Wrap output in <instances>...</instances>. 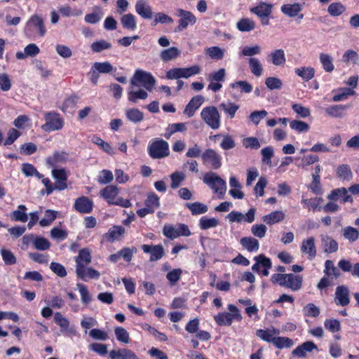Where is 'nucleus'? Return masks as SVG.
Instances as JSON below:
<instances>
[{
    "instance_id": "f257e3e1",
    "label": "nucleus",
    "mask_w": 359,
    "mask_h": 359,
    "mask_svg": "<svg viewBox=\"0 0 359 359\" xmlns=\"http://www.w3.org/2000/svg\"><path fill=\"white\" fill-rule=\"evenodd\" d=\"M24 32L30 39L44 36L46 33V29L43 19L38 15H32L26 23Z\"/></svg>"
},
{
    "instance_id": "f03ea898",
    "label": "nucleus",
    "mask_w": 359,
    "mask_h": 359,
    "mask_svg": "<svg viewBox=\"0 0 359 359\" xmlns=\"http://www.w3.org/2000/svg\"><path fill=\"white\" fill-rule=\"evenodd\" d=\"M119 189L114 185H109L100 191V196L110 205H119L123 208L131 206L128 199L118 196Z\"/></svg>"
},
{
    "instance_id": "7ed1b4c3",
    "label": "nucleus",
    "mask_w": 359,
    "mask_h": 359,
    "mask_svg": "<svg viewBox=\"0 0 359 359\" xmlns=\"http://www.w3.org/2000/svg\"><path fill=\"white\" fill-rule=\"evenodd\" d=\"M149 156L154 159H160L170 154L168 143L160 138H154L150 141L147 147Z\"/></svg>"
},
{
    "instance_id": "20e7f679",
    "label": "nucleus",
    "mask_w": 359,
    "mask_h": 359,
    "mask_svg": "<svg viewBox=\"0 0 359 359\" xmlns=\"http://www.w3.org/2000/svg\"><path fill=\"white\" fill-rule=\"evenodd\" d=\"M203 182L213 191L218 194L219 198H222L226 191V183L216 173L210 172L205 174Z\"/></svg>"
},
{
    "instance_id": "39448f33",
    "label": "nucleus",
    "mask_w": 359,
    "mask_h": 359,
    "mask_svg": "<svg viewBox=\"0 0 359 359\" xmlns=\"http://www.w3.org/2000/svg\"><path fill=\"white\" fill-rule=\"evenodd\" d=\"M228 309L229 312H222L215 316L214 319L218 325L229 326L234 320L238 321L241 320L242 316L236 306L229 304Z\"/></svg>"
},
{
    "instance_id": "423d86ee",
    "label": "nucleus",
    "mask_w": 359,
    "mask_h": 359,
    "mask_svg": "<svg viewBox=\"0 0 359 359\" xmlns=\"http://www.w3.org/2000/svg\"><path fill=\"white\" fill-rule=\"evenodd\" d=\"M202 120L212 129L217 130L221 126V116L214 106L204 107L201 111Z\"/></svg>"
},
{
    "instance_id": "0eeeda50",
    "label": "nucleus",
    "mask_w": 359,
    "mask_h": 359,
    "mask_svg": "<svg viewBox=\"0 0 359 359\" xmlns=\"http://www.w3.org/2000/svg\"><path fill=\"white\" fill-rule=\"evenodd\" d=\"M134 86H142L147 90L151 91L156 84V79L151 73L143 70H136L130 81Z\"/></svg>"
},
{
    "instance_id": "6e6552de",
    "label": "nucleus",
    "mask_w": 359,
    "mask_h": 359,
    "mask_svg": "<svg viewBox=\"0 0 359 359\" xmlns=\"http://www.w3.org/2000/svg\"><path fill=\"white\" fill-rule=\"evenodd\" d=\"M175 15L179 18L175 32H182L189 26L194 25L197 22V18L192 12L183 8H177Z\"/></svg>"
},
{
    "instance_id": "1a4fd4ad",
    "label": "nucleus",
    "mask_w": 359,
    "mask_h": 359,
    "mask_svg": "<svg viewBox=\"0 0 359 359\" xmlns=\"http://www.w3.org/2000/svg\"><path fill=\"white\" fill-rule=\"evenodd\" d=\"M44 119L46 123L41 126V129L45 132L59 130L64 126V119L57 112H46Z\"/></svg>"
},
{
    "instance_id": "9d476101",
    "label": "nucleus",
    "mask_w": 359,
    "mask_h": 359,
    "mask_svg": "<svg viewBox=\"0 0 359 359\" xmlns=\"http://www.w3.org/2000/svg\"><path fill=\"white\" fill-rule=\"evenodd\" d=\"M273 8V4L260 1L256 6L250 8V11L260 19L262 25H269V18L272 14Z\"/></svg>"
},
{
    "instance_id": "9b49d317",
    "label": "nucleus",
    "mask_w": 359,
    "mask_h": 359,
    "mask_svg": "<svg viewBox=\"0 0 359 359\" xmlns=\"http://www.w3.org/2000/svg\"><path fill=\"white\" fill-rule=\"evenodd\" d=\"M163 233L167 238L173 240L180 236H189L191 233L189 226L185 224H177L176 226L165 225L163 228Z\"/></svg>"
},
{
    "instance_id": "f8f14e48",
    "label": "nucleus",
    "mask_w": 359,
    "mask_h": 359,
    "mask_svg": "<svg viewBox=\"0 0 359 359\" xmlns=\"http://www.w3.org/2000/svg\"><path fill=\"white\" fill-rule=\"evenodd\" d=\"M255 208H252L245 215L238 211H231L230 213L228 214L226 217L228 218L229 221L231 223H241L243 222L247 223H252L255 221Z\"/></svg>"
},
{
    "instance_id": "ddd939ff",
    "label": "nucleus",
    "mask_w": 359,
    "mask_h": 359,
    "mask_svg": "<svg viewBox=\"0 0 359 359\" xmlns=\"http://www.w3.org/2000/svg\"><path fill=\"white\" fill-rule=\"evenodd\" d=\"M350 291L346 285L336 287L334 302L337 306H346L350 303Z\"/></svg>"
},
{
    "instance_id": "4468645a",
    "label": "nucleus",
    "mask_w": 359,
    "mask_h": 359,
    "mask_svg": "<svg viewBox=\"0 0 359 359\" xmlns=\"http://www.w3.org/2000/svg\"><path fill=\"white\" fill-rule=\"evenodd\" d=\"M205 163H209L214 169H218L222 166V156L214 149H208L201 155Z\"/></svg>"
},
{
    "instance_id": "2eb2a0df",
    "label": "nucleus",
    "mask_w": 359,
    "mask_h": 359,
    "mask_svg": "<svg viewBox=\"0 0 359 359\" xmlns=\"http://www.w3.org/2000/svg\"><path fill=\"white\" fill-rule=\"evenodd\" d=\"M301 252L310 260L314 259L317 254L315 238L313 236L304 239L300 246Z\"/></svg>"
},
{
    "instance_id": "dca6fc26",
    "label": "nucleus",
    "mask_w": 359,
    "mask_h": 359,
    "mask_svg": "<svg viewBox=\"0 0 359 359\" xmlns=\"http://www.w3.org/2000/svg\"><path fill=\"white\" fill-rule=\"evenodd\" d=\"M144 253L150 254L149 260L156 262L161 259L165 255L164 248L161 245H147L144 244L141 246Z\"/></svg>"
},
{
    "instance_id": "f3484780",
    "label": "nucleus",
    "mask_w": 359,
    "mask_h": 359,
    "mask_svg": "<svg viewBox=\"0 0 359 359\" xmlns=\"http://www.w3.org/2000/svg\"><path fill=\"white\" fill-rule=\"evenodd\" d=\"M52 175L54 177L55 189L62 191L67 187V173L64 168L62 169H53Z\"/></svg>"
},
{
    "instance_id": "a211bd4d",
    "label": "nucleus",
    "mask_w": 359,
    "mask_h": 359,
    "mask_svg": "<svg viewBox=\"0 0 359 359\" xmlns=\"http://www.w3.org/2000/svg\"><path fill=\"white\" fill-rule=\"evenodd\" d=\"M302 10V5L299 3L286 4L280 7L281 12L290 18L298 16L300 20L304 18V15L300 13Z\"/></svg>"
},
{
    "instance_id": "6ab92c4d",
    "label": "nucleus",
    "mask_w": 359,
    "mask_h": 359,
    "mask_svg": "<svg viewBox=\"0 0 359 359\" xmlns=\"http://www.w3.org/2000/svg\"><path fill=\"white\" fill-rule=\"evenodd\" d=\"M109 358L110 359H140L135 352L126 348L110 351Z\"/></svg>"
},
{
    "instance_id": "aec40b11",
    "label": "nucleus",
    "mask_w": 359,
    "mask_h": 359,
    "mask_svg": "<svg viewBox=\"0 0 359 359\" xmlns=\"http://www.w3.org/2000/svg\"><path fill=\"white\" fill-rule=\"evenodd\" d=\"M136 13L144 19H151L153 12L147 0H138L135 6Z\"/></svg>"
},
{
    "instance_id": "412c9836",
    "label": "nucleus",
    "mask_w": 359,
    "mask_h": 359,
    "mask_svg": "<svg viewBox=\"0 0 359 359\" xmlns=\"http://www.w3.org/2000/svg\"><path fill=\"white\" fill-rule=\"evenodd\" d=\"M91 262L90 252L88 248L79 250V255L75 257L76 269L81 272V269L86 266Z\"/></svg>"
},
{
    "instance_id": "4be33fe9",
    "label": "nucleus",
    "mask_w": 359,
    "mask_h": 359,
    "mask_svg": "<svg viewBox=\"0 0 359 359\" xmlns=\"http://www.w3.org/2000/svg\"><path fill=\"white\" fill-rule=\"evenodd\" d=\"M74 208L81 213H90L93 210V202L88 197L82 196L75 201Z\"/></svg>"
},
{
    "instance_id": "5701e85b",
    "label": "nucleus",
    "mask_w": 359,
    "mask_h": 359,
    "mask_svg": "<svg viewBox=\"0 0 359 359\" xmlns=\"http://www.w3.org/2000/svg\"><path fill=\"white\" fill-rule=\"evenodd\" d=\"M285 287L292 291H298L302 287L303 278L302 276L294 273H286Z\"/></svg>"
},
{
    "instance_id": "b1692460",
    "label": "nucleus",
    "mask_w": 359,
    "mask_h": 359,
    "mask_svg": "<svg viewBox=\"0 0 359 359\" xmlns=\"http://www.w3.org/2000/svg\"><path fill=\"white\" fill-rule=\"evenodd\" d=\"M348 190L346 188H339L332 191L331 194L328 196V198L331 201L340 200L341 203L353 202L352 196L348 194Z\"/></svg>"
},
{
    "instance_id": "393cba45",
    "label": "nucleus",
    "mask_w": 359,
    "mask_h": 359,
    "mask_svg": "<svg viewBox=\"0 0 359 359\" xmlns=\"http://www.w3.org/2000/svg\"><path fill=\"white\" fill-rule=\"evenodd\" d=\"M267 61L275 66H283L286 62L285 54L283 49H276L267 56Z\"/></svg>"
},
{
    "instance_id": "a878e982",
    "label": "nucleus",
    "mask_w": 359,
    "mask_h": 359,
    "mask_svg": "<svg viewBox=\"0 0 359 359\" xmlns=\"http://www.w3.org/2000/svg\"><path fill=\"white\" fill-rule=\"evenodd\" d=\"M76 276L84 281L88 279L98 280L100 277V273L98 271L93 269L92 267L84 266L81 269V272L79 269H76Z\"/></svg>"
},
{
    "instance_id": "bb28decb",
    "label": "nucleus",
    "mask_w": 359,
    "mask_h": 359,
    "mask_svg": "<svg viewBox=\"0 0 359 359\" xmlns=\"http://www.w3.org/2000/svg\"><path fill=\"white\" fill-rule=\"evenodd\" d=\"M313 350H318L317 346L313 341H306L298 346L292 352L293 355L304 358L306 356V352H311Z\"/></svg>"
},
{
    "instance_id": "cd10ccee",
    "label": "nucleus",
    "mask_w": 359,
    "mask_h": 359,
    "mask_svg": "<svg viewBox=\"0 0 359 359\" xmlns=\"http://www.w3.org/2000/svg\"><path fill=\"white\" fill-rule=\"evenodd\" d=\"M321 243L323 250L326 253H333L338 250V243L328 235L321 236Z\"/></svg>"
},
{
    "instance_id": "c85d7f7f",
    "label": "nucleus",
    "mask_w": 359,
    "mask_h": 359,
    "mask_svg": "<svg viewBox=\"0 0 359 359\" xmlns=\"http://www.w3.org/2000/svg\"><path fill=\"white\" fill-rule=\"evenodd\" d=\"M125 233V229L121 226H113L107 233L103 236V238L109 243L118 240Z\"/></svg>"
},
{
    "instance_id": "c756f323",
    "label": "nucleus",
    "mask_w": 359,
    "mask_h": 359,
    "mask_svg": "<svg viewBox=\"0 0 359 359\" xmlns=\"http://www.w3.org/2000/svg\"><path fill=\"white\" fill-rule=\"evenodd\" d=\"M229 186L231 189L229 191V194L233 198L236 199H243L244 198V194L241 191V185L239 183L237 178L234 176H231L229 179Z\"/></svg>"
},
{
    "instance_id": "7c9ffc66",
    "label": "nucleus",
    "mask_w": 359,
    "mask_h": 359,
    "mask_svg": "<svg viewBox=\"0 0 359 359\" xmlns=\"http://www.w3.org/2000/svg\"><path fill=\"white\" fill-rule=\"evenodd\" d=\"M285 217L283 211L276 210L262 217V221L268 225H273L282 222Z\"/></svg>"
},
{
    "instance_id": "2f4dec72",
    "label": "nucleus",
    "mask_w": 359,
    "mask_h": 359,
    "mask_svg": "<svg viewBox=\"0 0 359 359\" xmlns=\"http://www.w3.org/2000/svg\"><path fill=\"white\" fill-rule=\"evenodd\" d=\"M236 28L241 32H250L256 27V22L251 18H241L236 25Z\"/></svg>"
},
{
    "instance_id": "473e14b6",
    "label": "nucleus",
    "mask_w": 359,
    "mask_h": 359,
    "mask_svg": "<svg viewBox=\"0 0 359 359\" xmlns=\"http://www.w3.org/2000/svg\"><path fill=\"white\" fill-rule=\"evenodd\" d=\"M220 110L223 111L228 118L232 119L235 117L236 111L239 109V105L230 102H224L219 105Z\"/></svg>"
},
{
    "instance_id": "72a5a7b5",
    "label": "nucleus",
    "mask_w": 359,
    "mask_h": 359,
    "mask_svg": "<svg viewBox=\"0 0 359 359\" xmlns=\"http://www.w3.org/2000/svg\"><path fill=\"white\" fill-rule=\"evenodd\" d=\"M279 333V330L276 328L269 330L259 329L257 330L256 335L263 341L273 343L276 338L275 335H278Z\"/></svg>"
},
{
    "instance_id": "f704fd0d",
    "label": "nucleus",
    "mask_w": 359,
    "mask_h": 359,
    "mask_svg": "<svg viewBox=\"0 0 359 359\" xmlns=\"http://www.w3.org/2000/svg\"><path fill=\"white\" fill-rule=\"evenodd\" d=\"M348 108V105L335 104L325 109L326 114L333 118H341L345 114V111Z\"/></svg>"
},
{
    "instance_id": "c9c22d12",
    "label": "nucleus",
    "mask_w": 359,
    "mask_h": 359,
    "mask_svg": "<svg viewBox=\"0 0 359 359\" xmlns=\"http://www.w3.org/2000/svg\"><path fill=\"white\" fill-rule=\"evenodd\" d=\"M240 243L244 249L249 252H257L259 248V241L251 236L242 238Z\"/></svg>"
},
{
    "instance_id": "e433bc0d",
    "label": "nucleus",
    "mask_w": 359,
    "mask_h": 359,
    "mask_svg": "<svg viewBox=\"0 0 359 359\" xmlns=\"http://www.w3.org/2000/svg\"><path fill=\"white\" fill-rule=\"evenodd\" d=\"M126 118L134 123H140L144 119V114L137 108H130L125 110Z\"/></svg>"
},
{
    "instance_id": "4c0bfd02",
    "label": "nucleus",
    "mask_w": 359,
    "mask_h": 359,
    "mask_svg": "<svg viewBox=\"0 0 359 359\" xmlns=\"http://www.w3.org/2000/svg\"><path fill=\"white\" fill-rule=\"evenodd\" d=\"M180 50L177 47H170L163 50L160 53V58L163 62L173 60L180 55Z\"/></svg>"
},
{
    "instance_id": "58836bf2",
    "label": "nucleus",
    "mask_w": 359,
    "mask_h": 359,
    "mask_svg": "<svg viewBox=\"0 0 359 359\" xmlns=\"http://www.w3.org/2000/svg\"><path fill=\"white\" fill-rule=\"evenodd\" d=\"M121 23L124 29L134 31L137 28L136 17L132 13L123 15L121 18Z\"/></svg>"
},
{
    "instance_id": "ea45409f",
    "label": "nucleus",
    "mask_w": 359,
    "mask_h": 359,
    "mask_svg": "<svg viewBox=\"0 0 359 359\" xmlns=\"http://www.w3.org/2000/svg\"><path fill=\"white\" fill-rule=\"evenodd\" d=\"M27 208L25 205H20L18 209L11 213V217L16 222H26L28 217L26 212Z\"/></svg>"
},
{
    "instance_id": "a19ab883",
    "label": "nucleus",
    "mask_w": 359,
    "mask_h": 359,
    "mask_svg": "<svg viewBox=\"0 0 359 359\" xmlns=\"http://www.w3.org/2000/svg\"><path fill=\"white\" fill-rule=\"evenodd\" d=\"M248 64L250 71L253 75L259 77L263 74V67L259 60L257 57H250Z\"/></svg>"
},
{
    "instance_id": "79ce46f5",
    "label": "nucleus",
    "mask_w": 359,
    "mask_h": 359,
    "mask_svg": "<svg viewBox=\"0 0 359 359\" xmlns=\"http://www.w3.org/2000/svg\"><path fill=\"white\" fill-rule=\"evenodd\" d=\"M185 206L194 215L204 214L208 210V208L206 205L199 202L187 203Z\"/></svg>"
},
{
    "instance_id": "37998d69",
    "label": "nucleus",
    "mask_w": 359,
    "mask_h": 359,
    "mask_svg": "<svg viewBox=\"0 0 359 359\" xmlns=\"http://www.w3.org/2000/svg\"><path fill=\"white\" fill-rule=\"evenodd\" d=\"M205 54L208 55L211 59L220 60H222L224 56L225 50L218 46H212L207 48L205 50Z\"/></svg>"
},
{
    "instance_id": "c03bdc74",
    "label": "nucleus",
    "mask_w": 359,
    "mask_h": 359,
    "mask_svg": "<svg viewBox=\"0 0 359 359\" xmlns=\"http://www.w3.org/2000/svg\"><path fill=\"white\" fill-rule=\"evenodd\" d=\"M297 75L305 81H309L314 77L315 69L311 67H302L294 70Z\"/></svg>"
},
{
    "instance_id": "a18cd8bd",
    "label": "nucleus",
    "mask_w": 359,
    "mask_h": 359,
    "mask_svg": "<svg viewBox=\"0 0 359 359\" xmlns=\"http://www.w3.org/2000/svg\"><path fill=\"white\" fill-rule=\"evenodd\" d=\"M92 69H94L99 74H108L111 72L113 70H116V68H114L109 62H96L93 63Z\"/></svg>"
},
{
    "instance_id": "49530a36",
    "label": "nucleus",
    "mask_w": 359,
    "mask_h": 359,
    "mask_svg": "<svg viewBox=\"0 0 359 359\" xmlns=\"http://www.w3.org/2000/svg\"><path fill=\"white\" fill-rule=\"evenodd\" d=\"M320 62L323 66V69L326 72H332L334 69V66L332 62V57L327 53H320L319 55Z\"/></svg>"
},
{
    "instance_id": "de8ad7c7",
    "label": "nucleus",
    "mask_w": 359,
    "mask_h": 359,
    "mask_svg": "<svg viewBox=\"0 0 359 359\" xmlns=\"http://www.w3.org/2000/svg\"><path fill=\"white\" fill-rule=\"evenodd\" d=\"M91 142L97 145L101 149L107 154H114V149L107 142L104 141L101 137L97 135H93L91 137Z\"/></svg>"
},
{
    "instance_id": "09e8293b",
    "label": "nucleus",
    "mask_w": 359,
    "mask_h": 359,
    "mask_svg": "<svg viewBox=\"0 0 359 359\" xmlns=\"http://www.w3.org/2000/svg\"><path fill=\"white\" fill-rule=\"evenodd\" d=\"M218 225L219 220L215 217L208 218L207 217H202L199 220V226L202 230H207L211 228H214Z\"/></svg>"
},
{
    "instance_id": "8fccbe9b",
    "label": "nucleus",
    "mask_w": 359,
    "mask_h": 359,
    "mask_svg": "<svg viewBox=\"0 0 359 359\" xmlns=\"http://www.w3.org/2000/svg\"><path fill=\"white\" fill-rule=\"evenodd\" d=\"M128 100L136 103L139 99L145 100L148 97L147 93L142 89L134 90L133 89H129L128 90Z\"/></svg>"
},
{
    "instance_id": "3c124183",
    "label": "nucleus",
    "mask_w": 359,
    "mask_h": 359,
    "mask_svg": "<svg viewBox=\"0 0 359 359\" xmlns=\"http://www.w3.org/2000/svg\"><path fill=\"white\" fill-rule=\"evenodd\" d=\"M166 78L168 79H187L185 67L172 68L167 72Z\"/></svg>"
},
{
    "instance_id": "603ef678",
    "label": "nucleus",
    "mask_w": 359,
    "mask_h": 359,
    "mask_svg": "<svg viewBox=\"0 0 359 359\" xmlns=\"http://www.w3.org/2000/svg\"><path fill=\"white\" fill-rule=\"evenodd\" d=\"M67 154L65 152H55L53 156L49 157L47 160L48 163L52 166H56L57 163H64L67 161Z\"/></svg>"
},
{
    "instance_id": "864d4df0",
    "label": "nucleus",
    "mask_w": 359,
    "mask_h": 359,
    "mask_svg": "<svg viewBox=\"0 0 359 359\" xmlns=\"http://www.w3.org/2000/svg\"><path fill=\"white\" fill-rule=\"evenodd\" d=\"M261 154L262 157V162L269 165L271 166L272 162L271 158L274 156V149L271 146H268L264 148H263L261 150Z\"/></svg>"
},
{
    "instance_id": "5fc2aeb1",
    "label": "nucleus",
    "mask_w": 359,
    "mask_h": 359,
    "mask_svg": "<svg viewBox=\"0 0 359 359\" xmlns=\"http://www.w3.org/2000/svg\"><path fill=\"white\" fill-rule=\"evenodd\" d=\"M337 176L344 180H350L352 177V172L349 165L346 164L340 165L337 170Z\"/></svg>"
},
{
    "instance_id": "6e6d98bb",
    "label": "nucleus",
    "mask_w": 359,
    "mask_h": 359,
    "mask_svg": "<svg viewBox=\"0 0 359 359\" xmlns=\"http://www.w3.org/2000/svg\"><path fill=\"white\" fill-rule=\"evenodd\" d=\"M262 52V48L260 46L255 44L252 46H245L243 48L241 52V55L253 57L252 56L259 55Z\"/></svg>"
},
{
    "instance_id": "4d7b16f0",
    "label": "nucleus",
    "mask_w": 359,
    "mask_h": 359,
    "mask_svg": "<svg viewBox=\"0 0 359 359\" xmlns=\"http://www.w3.org/2000/svg\"><path fill=\"white\" fill-rule=\"evenodd\" d=\"M343 236L350 242H354L359 238V231L355 228L348 226L344 228Z\"/></svg>"
},
{
    "instance_id": "13d9d810",
    "label": "nucleus",
    "mask_w": 359,
    "mask_h": 359,
    "mask_svg": "<svg viewBox=\"0 0 359 359\" xmlns=\"http://www.w3.org/2000/svg\"><path fill=\"white\" fill-rule=\"evenodd\" d=\"M346 11V7L339 2L332 3L327 8V12L332 16L336 17L342 14Z\"/></svg>"
},
{
    "instance_id": "bf43d9fd",
    "label": "nucleus",
    "mask_w": 359,
    "mask_h": 359,
    "mask_svg": "<svg viewBox=\"0 0 359 359\" xmlns=\"http://www.w3.org/2000/svg\"><path fill=\"white\" fill-rule=\"evenodd\" d=\"M114 334L116 339L123 344H128L130 336L128 332L123 327H117L114 330Z\"/></svg>"
},
{
    "instance_id": "052dcab7",
    "label": "nucleus",
    "mask_w": 359,
    "mask_h": 359,
    "mask_svg": "<svg viewBox=\"0 0 359 359\" xmlns=\"http://www.w3.org/2000/svg\"><path fill=\"white\" fill-rule=\"evenodd\" d=\"M172 189H177L180 187L181 183L185 180L186 175L183 172H175L170 175Z\"/></svg>"
},
{
    "instance_id": "680f3d73",
    "label": "nucleus",
    "mask_w": 359,
    "mask_h": 359,
    "mask_svg": "<svg viewBox=\"0 0 359 359\" xmlns=\"http://www.w3.org/2000/svg\"><path fill=\"white\" fill-rule=\"evenodd\" d=\"M273 344L278 348H290L293 346V341L288 337H276Z\"/></svg>"
},
{
    "instance_id": "e2e57ef3",
    "label": "nucleus",
    "mask_w": 359,
    "mask_h": 359,
    "mask_svg": "<svg viewBox=\"0 0 359 359\" xmlns=\"http://www.w3.org/2000/svg\"><path fill=\"white\" fill-rule=\"evenodd\" d=\"M290 127L291 129L299 133L308 132L310 128V126L308 123L298 120H293L290 121Z\"/></svg>"
},
{
    "instance_id": "0e129e2a",
    "label": "nucleus",
    "mask_w": 359,
    "mask_h": 359,
    "mask_svg": "<svg viewBox=\"0 0 359 359\" xmlns=\"http://www.w3.org/2000/svg\"><path fill=\"white\" fill-rule=\"evenodd\" d=\"M57 217V212L52 210H47L45 212L44 217L39 221L42 227L49 226Z\"/></svg>"
},
{
    "instance_id": "69168bd1",
    "label": "nucleus",
    "mask_w": 359,
    "mask_h": 359,
    "mask_svg": "<svg viewBox=\"0 0 359 359\" xmlns=\"http://www.w3.org/2000/svg\"><path fill=\"white\" fill-rule=\"evenodd\" d=\"M90 48L94 53H100L102 50L111 48V44L102 39L92 43Z\"/></svg>"
},
{
    "instance_id": "338daca9",
    "label": "nucleus",
    "mask_w": 359,
    "mask_h": 359,
    "mask_svg": "<svg viewBox=\"0 0 359 359\" xmlns=\"http://www.w3.org/2000/svg\"><path fill=\"white\" fill-rule=\"evenodd\" d=\"M226 76V70L224 68L219 69L218 71L212 72L208 75L209 81L221 83L224 81Z\"/></svg>"
},
{
    "instance_id": "774afa93",
    "label": "nucleus",
    "mask_w": 359,
    "mask_h": 359,
    "mask_svg": "<svg viewBox=\"0 0 359 359\" xmlns=\"http://www.w3.org/2000/svg\"><path fill=\"white\" fill-rule=\"evenodd\" d=\"M33 245L38 250H46L50 248V243L45 238L36 236Z\"/></svg>"
}]
</instances>
